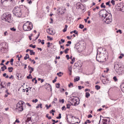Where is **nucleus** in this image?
<instances>
[{
  "instance_id": "1",
  "label": "nucleus",
  "mask_w": 124,
  "mask_h": 124,
  "mask_svg": "<svg viewBox=\"0 0 124 124\" xmlns=\"http://www.w3.org/2000/svg\"><path fill=\"white\" fill-rule=\"evenodd\" d=\"M114 69L117 74L122 76V75H124V68L122 66V65L120 64V63L116 62L114 63Z\"/></svg>"
},
{
  "instance_id": "2",
  "label": "nucleus",
  "mask_w": 124,
  "mask_h": 124,
  "mask_svg": "<svg viewBox=\"0 0 124 124\" xmlns=\"http://www.w3.org/2000/svg\"><path fill=\"white\" fill-rule=\"evenodd\" d=\"M2 21L4 22H8V23H11V14L9 13H4L1 17Z\"/></svg>"
},
{
  "instance_id": "3",
  "label": "nucleus",
  "mask_w": 124,
  "mask_h": 124,
  "mask_svg": "<svg viewBox=\"0 0 124 124\" xmlns=\"http://www.w3.org/2000/svg\"><path fill=\"white\" fill-rule=\"evenodd\" d=\"M33 27V25H32V23L30 21H27L23 26V29L25 31H31Z\"/></svg>"
},
{
  "instance_id": "4",
  "label": "nucleus",
  "mask_w": 124,
  "mask_h": 124,
  "mask_svg": "<svg viewBox=\"0 0 124 124\" xmlns=\"http://www.w3.org/2000/svg\"><path fill=\"white\" fill-rule=\"evenodd\" d=\"M13 14L16 17H20L22 16V12H21V8L19 7H15L14 9Z\"/></svg>"
},
{
  "instance_id": "5",
  "label": "nucleus",
  "mask_w": 124,
  "mask_h": 124,
  "mask_svg": "<svg viewBox=\"0 0 124 124\" xmlns=\"http://www.w3.org/2000/svg\"><path fill=\"white\" fill-rule=\"evenodd\" d=\"M104 21L106 24H111L113 21V18L112 17V14L111 13L108 14L107 16L104 18Z\"/></svg>"
},
{
  "instance_id": "6",
  "label": "nucleus",
  "mask_w": 124,
  "mask_h": 124,
  "mask_svg": "<svg viewBox=\"0 0 124 124\" xmlns=\"http://www.w3.org/2000/svg\"><path fill=\"white\" fill-rule=\"evenodd\" d=\"M109 13L105 9H103L99 12V16L102 19H104Z\"/></svg>"
},
{
  "instance_id": "7",
  "label": "nucleus",
  "mask_w": 124,
  "mask_h": 124,
  "mask_svg": "<svg viewBox=\"0 0 124 124\" xmlns=\"http://www.w3.org/2000/svg\"><path fill=\"white\" fill-rule=\"evenodd\" d=\"M70 101H75L74 103V106H77L78 104H79V102L78 100H79V98L77 97H71L69 98Z\"/></svg>"
},
{
  "instance_id": "8",
  "label": "nucleus",
  "mask_w": 124,
  "mask_h": 124,
  "mask_svg": "<svg viewBox=\"0 0 124 124\" xmlns=\"http://www.w3.org/2000/svg\"><path fill=\"white\" fill-rule=\"evenodd\" d=\"M96 60L99 62H104L106 61V57L98 56V52H97Z\"/></svg>"
},
{
  "instance_id": "9",
  "label": "nucleus",
  "mask_w": 124,
  "mask_h": 124,
  "mask_svg": "<svg viewBox=\"0 0 124 124\" xmlns=\"http://www.w3.org/2000/svg\"><path fill=\"white\" fill-rule=\"evenodd\" d=\"M97 52H99L100 54H103L104 55L106 54V49L105 48H103L102 47L98 48L97 49Z\"/></svg>"
},
{
  "instance_id": "10",
  "label": "nucleus",
  "mask_w": 124,
  "mask_h": 124,
  "mask_svg": "<svg viewBox=\"0 0 124 124\" xmlns=\"http://www.w3.org/2000/svg\"><path fill=\"white\" fill-rule=\"evenodd\" d=\"M3 43L0 44V51L3 53H5V52H6V47L3 46Z\"/></svg>"
},
{
  "instance_id": "11",
  "label": "nucleus",
  "mask_w": 124,
  "mask_h": 124,
  "mask_svg": "<svg viewBox=\"0 0 124 124\" xmlns=\"http://www.w3.org/2000/svg\"><path fill=\"white\" fill-rule=\"evenodd\" d=\"M24 103H25L24 102V101H19L16 105V108H19V107H21V106H23V104H24Z\"/></svg>"
},
{
  "instance_id": "12",
  "label": "nucleus",
  "mask_w": 124,
  "mask_h": 124,
  "mask_svg": "<svg viewBox=\"0 0 124 124\" xmlns=\"http://www.w3.org/2000/svg\"><path fill=\"white\" fill-rule=\"evenodd\" d=\"M77 5V8L79 9V8H80V9H82V8H83V5H81L80 2H78L76 4Z\"/></svg>"
},
{
  "instance_id": "13",
  "label": "nucleus",
  "mask_w": 124,
  "mask_h": 124,
  "mask_svg": "<svg viewBox=\"0 0 124 124\" xmlns=\"http://www.w3.org/2000/svg\"><path fill=\"white\" fill-rule=\"evenodd\" d=\"M68 117H69V118H70L71 119H77L76 118V117L73 116L71 115H67L66 117V121H67V122H68Z\"/></svg>"
},
{
  "instance_id": "14",
  "label": "nucleus",
  "mask_w": 124,
  "mask_h": 124,
  "mask_svg": "<svg viewBox=\"0 0 124 124\" xmlns=\"http://www.w3.org/2000/svg\"><path fill=\"white\" fill-rule=\"evenodd\" d=\"M102 82L103 84L105 85V84L108 83V82H109V79L108 78H106V79H104L102 80Z\"/></svg>"
},
{
  "instance_id": "15",
  "label": "nucleus",
  "mask_w": 124,
  "mask_h": 124,
  "mask_svg": "<svg viewBox=\"0 0 124 124\" xmlns=\"http://www.w3.org/2000/svg\"><path fill=\"white\" fill-rule=\"evenodd\" d=\"M47 32L49 34L54 35V33H53V30H50V28L48 29V31H47Z\"/></svg>"
},
{
  "instance_id": "16",
  "label": "nucleus",
  "mask_w": 124,
  "mask_h": 124,
  "mask_svg": "<svg viewBox=\"0 0 124 124\" xmlns=\"http://www.w3.org/2000/svg\"><path fill=\"white\" fill-rule=\"evenodd\" d=\"M98 56L99 57H104V58H106V56H107V54H103L102 53H99L98 52Z\"/></svg>"
},
{
  "instance_id": "17",
  "label": "nucleus",
  "mask_w": 124,
  "mask_h": 124,
  "mask_svg": "<svg viewBox=\"0 0 124 124\" xmlns=\"http://www.w3.org/2000/svg\"><path fill=\"white\" fill-rule=\"evenodd\" d=\"M30 122H31V117L27 118V120H26V124H28L30 123Z\"/></svg>"
},
{
  "instance_id": "18",
  "label": "nucleus",
  "mask_w": 124,
  "mask_h": 124,
  "mask_svg": "<svg viewBox=\"0 0 124 124\" xmlns=\"http://www.w3.org/2000/svg\"><path fill=\"white\" fill-rule=\"evenodd\" d=\"M17 110H18V111H20V112H22L23 110L24 109V108H23V106L21 107H19V108H16Z\"/></svg>"
},
{
  "instance_id": "19",
  "label": "nucleus",
  "mask_w": 124,
  "mask_h": 124,
  "mask_svg": "<svg viewBox=\"0 0 124 124\" xmlns=\"http://www.w3.org/2000/svg\"><path fill=\"white\" fill-rule=\"evenodd\" d=\"M75 33V34H77V35H78V31L76 30H74V31H72L70 32L71 34H72V33Z\"/></svg>"
},
{
  "instance_id": "20",
  "label": "nucleus",
  "mask_w": 124,
  "mask_h": 124,
  "mask_svg": "<svg viewBox=\"0 0 124 124\" xmlns=\"http://www.w3.org/2000/svg\"><path fill=\"white\" fill-rule=\"evenodd\" d=\"M39 107L42 109V104H39L36 107V109H38V108H39Z\"/></svg>"
},
{
  "instance_id": "21",
  "label": "nucleus",
  "mask_w": 124,
  "mask_h": 124,
  "mask_svg": "<svg viewBox=\"0 0 124 124\" xmlns=\"http://www.w3.org/2000/svg\"><path fill=\"white\" fill-rule=\"evenodd\" d=\"M8 70L9 71V72H12V71H13V67H8Z\"/></svg>"
},
{
  "instance_id": "22",
  "label": "nucleus",
  "mask_w": 124,
  "mask_h": 124,
  "mask_svg": "<svg viewBox=\"0 0 124 124\" xmlns=\"http://www.w3.org/2000/svg\"><path fill=\"white\" fill-rule=\"evenodd\" d=\"M27 59H30V55H29V54H26V56L24 57V60H26Z\"/></svg>"
},
{
  "instance_id": "23",
  "label": "nucleus",
  "mask_w": 124,
  "mask_h": 124,
  "mask_svg": "<svg viewBox=\"0 0 124 124\" xmlns=\"http://www.w3.org/2000/svg\"><path fill=\"white\" fill-rule=\"evenodd\" d=\"M27 79H32V76L31 74H30L27 77Z\"/></svg>"
},
{
  "instance_id": "24",
  "label": "nucleus",
  "mask_w": 124,
  "mask_h": 124,
  "mask_svg": "<svg viewBox=\"0 0 124 124\" xmlns=\"http://www.w3.org/2000/svg\"><path fill=\"white\" fill-rule=\"evenodd\" d=\"M74 62H75V58L74 57L72 59V62H70L71 64H73V63H74Z\"/></svg>"
},
{
  "instance_id": "25",
  "label": "nucleus",
  "mask_w": 124,
  "mask_h": 124,
  "mask_svg": "<svg viewBox=\"0 0 124 124\" xmlns=\"http://www.w3.org/2000/svg\"><path fill=\"white\" fill-rule=\"evenodd\" d=\"M90 93L89 92H86V98H89V97H90Z\"/></svg>"
},
{
  "instance_id": "26",
  "label": "nucleus",
  "mask_w": 124,
  "mask_h": 124,
  "mask_svg": "<svg viewBox=\"0 0 124 124\" xmlns=\"http://www.w3.org/2000/svg\"><path fill=\"white\" fill-rule=\"evenodd\" d=\"M13 0H1V3H3L4 1H12Z\"/></svg>"
},
{
  "instance_id": "27",
  "label": "nucleus",
  "mask_w": 124,
  "mask_h": 124,
  "mask_svg": "<svg viewBox=\"0 0 124 124\" xmlns=\"http://www.w3.org/2000/svg\"><path fill=\"white\" fill-rule=\"evenodd\" d=\"M122 92L124 93V83L122 84L121 86Z\"/></svg>"
},
{
  "instance_id": "28",
  "label": "nucleus",
  "mask_w": 124,
  "mask_h": 124,
  "mask_svg": "<svg viewBox=\"0 0 124 124\" xmlns=\"http://www.w3.org/2000/svg\"><path fill=\"white\" fill-rule=\"evenodd\" d=\"M95 88L97 91H98V90H100V86L99 85H95Z\"/></svg>"
},
{
  "instance_id": "29",
  "label": "nucleus",
  "mask_w": 124,
  "mask_h": 124,
  "mask_svg": "<svg viewBox=\"0 0 124 124\" xmlns=\"http://www.w3.org/2000/svg\"><path fill=\"white\" fill-rule=\"evenodd\" d=\"M68 51H69V48H67L66 49L64 50L65 54H68Z\"/></svg>"
},
{
  "instance_id": "30",
  "label": "nucleus",
  "mask_w": 124,
  "mask_h": 124,
  "mask_svg": "<svg viewBox=\"0 0 124 124\" xmlns=\"http://www.w3.org/2000/svg\"><path fill=\"white\" fill-rule=\"evenodd\" d=\"M30 55H35V52H33V50H30Z\"/></svg>"
},
{
  "instance_id": "31",
  "label": "nucleus",
  "mask_w": 124,
  "mask_h": 124,
  "mask_svg": "<svg viewBox=\"0 0 124 124\" xmlns=\"http://www.w3.org/2000/svg\"><path fill=\"white\" fill-rule=\"evenodd\" d=\"M101 7L102 8H106V6L104 5V3H102L101 4Z\"/></svg>"
},
{
  "instance_id": "32",
  "label": "nucleus",
  "mask_w": 124,
  "mask_h": 124,
  "mask_svg": "<svg viewBox=\"0 0 124 124\" xmlns=\"http://www.w3.org/2000/svg\"><path fill=\"white\" fill-rule=\"evenodd\" d=\"M46 118H47V119H48V120H51V119H52V117L51 116H49V114H47L46 115Z\"/></svg>"
},
{
  "instance_id": "33",
  "label": "nucleus",
  "mask_w": 124,
  "mask_h": 124,
  "mask_svg": "<svg viewBox=\"0 0 124 124\" xmlns=\"http://www.w3.org/2000/svg\"><path fill=\"white\" fill-rule=\"evenodd\" d=\"M69 88H72L73 87V83L70 82V84L68 85Z\"/></svg>"
},
{
  "instance_id": "34",
  "label": "nucleus",
  "mask_w": 124,
  "mask_h": 124,
  "mask_svg": "<svg viewBox=\"0 0 124 124\" xmlns=\"http://www.w3.org/2000/svg\"><path fill=\"white\" fill-rule=\"evenodd\" d=\"M69 102L71 104V105H72L73 106H74V102H75V101H70V100H69Z\"/></svg>"
},
{
  "instance_id": "35",
  "label": "nucleus",
  "mask_w": 124,
  "mask_h": 124,
  "mask_svg": "<svg viewBox=\"0 0 124 124\" xmlns=\"http://www.w3.org/2000/svg\"><path fill=\"white\" fill-rule=\"evenodd\" d=\"M75 81H78L80 80V77H78L74 79Z\"/></svg>"
},
{
  "instance_id": "36",
  "label": "nucleus",
  "mask_w": 124,
  "mask_h": 124,
  "mask_svg": "<svg viewBox=\"0 0 124 124\" xmlns=\"http://www.w3.org/2000/svg\"><path fill=\"white\" fill-rule=\"evenodd\" d=\"M57 75L59 76V77H62V72H60L57 74Z\"/></svg>"
},
{
  "instance_id": "37",
  "label": "nucleus",
  "mask_w": 124,
  "mask_h": 124,
  "mask_svg": "<svg viewBox=\"0 0 124 124\" xmlns=\"http://www.w3.org/2000/svg\"><path fill=\"white\" fill-rule=\"evenodd\" d=\"M10 30L12 31H16V29H15V28H14V27L11 28Z\"/></svg>"
},
{
  "instance_id": "38",
  "label": "nucleus",
  "mask_w": 124,
  "mask_h": 124,
  "mask_svg": "<svg viewBox=\"0 0 124 124\" xmlns=\"http://www.w3.org/2000/svg\"><path fill=\"white\" fill-rule=\"evenodd\" d=\"M113 79L114 81V82H117L118 81V79L117 78V77L115 76L113 78Z\"/></svg>"
},
{
  "instance_id": "39",
  "label": "nucleus",
  "mask_w": 124,
  "mask_h": 124,
  "mask_svg": "<svg viewBox=\"0 0 124 124\" xmlns=\"http://www.w3.org/2000/svg\"><path fill=\"white\" fill-rule=\"evenodd\" d=\"M56 119H62V114L59 113V116L57 117Z\"/></svg>"
},
{
  "instance_id": "40",
  "label": "nucleus",
  "mask_w": 124,
  "mask_h": 124,
  "mask_svg": "<svg viewBox=\"0 0 124 124\" xmlns=\"http://www.w3.org/2000/svg\"><path fill=\"white\" fill-rule=\"evenodd\" d=\"M2 89H6L5 86L4 85H2V86H0V91H1Z\"/></svg>"
},
{
  "instance_id": "41",
  "label": "nucleus",
  "mask_w": 124,
  "mask_h": 124,
  "mask_svg": "<svg viewBox=\"0 0 124 124\" xmlns=\"http://www.w3.org/2000/svg\"><path fill=\"white\" fill-rule=\"evenodd\" d=\"M79 28V29H81L82 30V29H84V25L82 24H80Z\"/></svg>"
},
{
  "instance_id": "42",
  "label": "nucleus",
  "mask_w": 124,
  "mask_h": 124,
  "mask_svg": "<svg viewBox=\"0 0 124 124\" xmlns=\"http://www.w3.org/2000/svg\"><path fill=\"white\" fill-rule=\"evenodd\" d=\"M70 106H71L70 104H66V107L67 109H70Z\"/></svg>"
},
{
  "instance_id": "43",
  "label": "nucleus",
  "mask_w": 124,
  "mask_h": 124,
  "mask_svg": "<svg viewBox=\"0 0 124 124\" xmlns=\"http://www.w3.org/2000/svg\"><path fill=\"white\" fill-rule=\"evenodd\" d=\"M33 70H34V69L33 68H31V70L30 71V74H31Z\"/></svg>"
},
{
  "instance_id": "44",
  "label": "nucleus",
  "mask_w": 124,
  "mask_h": 124,
  "mask_svg": "<svg viewBox=\"0 0 124 124\" xmlns=\"http://www.w3.org/2000/svg\"><path fill=\"white\" fill-rule=\"evenodd\" d=\"M56 87L57 89H60V83H57Z\"/></svg>"
},
{
  "instance_id": "45",
  "label": "nucleus",
  "mask_w": 124,
  "mask_h": 124,
  "mask_svg": "<svg viewBox=\"0 0 124 124\" xmlns=\"http://www.w3.org/2000/svg\"><path fill=\"white\" fill-rule=\"evenodd\" d=\"M106 5H108V6L110 7L111 6V5L110 4V1L107 2L106 3Z\"/></svg>"
},
{
  "instance_id": "46",
  "label": "nucleus",
  "mask_w": 124,
  "mask_h": 124,
  "mask_svg": "<svg viewBox=\"0 0 124 124\" xmlns=\"http://www.w3.org/2000/svg\"><path fill=\"white\" fill-rule=\"evenodd\" d=\"M111 3L112 4V5H115V0H111L110 1Z\"/></svg>"
},
{
  "instance_id": "47",
  "label": "nucleus",
  "mask_w": 124,
  "mask_h": 124,
  "mask_svg": "<svg viewBox=\"0 0 124 124\" xmlns=\"http://www.w3.org/2000/svg\"><path fill=\"white\" fill-rule=\"evenodd\" d=\"M51 121H52V122H53L55 124H57V123H59V120H57V121H56V120H55L54 119H52Z\"/></svg>"
},
{
  "instance_id": "48",
  "label": "nucleus",
  "mask_w": 124,
  "mask_h": 124,
  "mask_svg": "<svg viewBox=\"0 0 124 124\" xmlns=\"http://www.w3.org/2000/svg\"><path fill=\"white\" fill-rule=\"evenodd\" d=\"M30 47H31V48H33L34 49V48H35L36 47V46H35V45L33 46L32 45H31L30 46Z\"/></svg>"
},
{
  "instance_id": "49",
  "label": "nucleus",
  "mask_w": 124,
  "mask_h": 124,
  "mask_svg": "<svg viewBox=\"0 0 124 124\" xmlns=\"http://www.w3.org/2000/svg\"><path fill=\"white\" fill-rule=\"evenodd\" d=\"M32 102H34V103H36L38 101V99H36L35 100H32Z\"/></svg>"
},
{
  "instance_id": "50",
  "label": "nucleus",
  "mask_w": 124,
  "mask_h": 124,
  "mask_svg": "<svg viewBox=\"0 0 124 124\" xmlns=\"http://www.w3.org/2000/svg\"><path fill=\"white\" fill-rule=\"evenodd\" d=\"M30 0V1H29ZM27 1H28V3L29 4H31L32 3V1H31V0H27Z\"/></svg>"
},
{
  "instance_id": "51",
  "label": "nucleus",
  "mask_w": 124,
  "mask_h": 124,
  "mask_svg": "<svg viewBox=\"0 0 124 124\" xmlns=\"http://www.w3.org/2000/svg\"><path fill=\"white\" fill-rule=\"evenodd\" d=\"M62 111H65V110H66V109L65 108V106H63L62 108Z\"/></svg>"
},
{
  "instance_id": "52",
  "label": "nucleus",
  "mask_w": 124,
  "mask_h": 124,
  "mask_svg": "<svg viewBox=\"0 0 124 124\" xmlns=\"http://www.w3.org/2000/svg\"><path fill=\"white\" fill-rule=\"evenodd\" d=\"M47 38H48V39H49V40H53V38L50 37L49 36H47Z\"/></svg>"
},
{
  "instance_id": "53",
  "label": "nucleus",
  "mask_w": 124,
  "mask_h": 124,
  "mask_svg": "<svg viewBox=\"0 0 124 124\" xmlns=\"http://www.w3.org/2000/svg\"><path fill=\"white\" fill-rule=\"evenodd\" d=\"M68 70L69 71H72V67L70 66L68 67Z\"/></svg>"
},
{
  "instance_id": "54",
  "label": "nucleus",
  "mask_w": 124,
  "mask_h": 124,
  "mask_svg": "<svg viewBox=\"0 0 124 124\" xmlns=\"http://www.w3.org/2000/svg\"><path fill=\"white\" fill-rule=\"evenodd\" d=\"M8 33H7V31H6L4 32V36H6Z\"/></svg>"
},
{
  "instance_id": "55",
  "label": "nucleus",
  "mask_w": 124,
  "mask_h": 124,
  "mask_svg": "<svg viewBox=\"0 0 124 124\" xmlns=\"http://www.w3.org/2000/svg\"><path fill=\"white\" fill-rule=\"evenodd\" d=\"M116 32H117V33L120 32V33L121 34H122V30H119L118 31H116Z\"/></svg>"
},
{
  "instance_id": "56",
  "label": "nucleus",
  "mask_w": 124,
  "mask_h": 124,
  "mask_svg": "<svg viewBox=\"0 0 124 124\" xmlns=\"http://www.w3.org/2000/svg\"><path fill=\"white\" fill-rule=\"evenodd\" d=\"M124 54H122L120 56H119V59H123V57H124Z\"/></svg>"
},
{
  "instance_id": "57",
  "label": "nucleus",
  "mask_w": 124,
  "mask_h": 124,
  "mask_svg": "<svg viewBox=\"0 0 124 124\" xmlns=\"http://www.w3.org/2000/svg\"><path fill=\"white\" fill-rule=\"evenodd\" d=\"M57 98H55L54 99V101L53 102V103H56V102H57Z\"/></svg>"
},
{
  "instance_id": "58",
  "label": "nucleus",
  "mask_w": 124,
  "mask_h": 124,
  "mask_svg": "<svg viewBox=\"0 0 124 124\" xmlns=\"http://www.w3.org/2000/svg\"><path fill=\"white\" fill-rule=\"evenodd\" d=\"M1 71H4V66L1 67Z\"/></svg>"
},
{
  "instance_id": "59",
  "label": "nucleus",
  "mask_w": 124,
  "mask_h": 124,
  "mask_svg": "<svg viewBox=\"0 0 124 124\" xmlns=\"http://www.w3.org/2000/svg\"><path fill=\"white\" fill-rule=\"evenodd\" d=\"M60 102H62V103H64V99H62V100H60Z\"/></svg>"
},
{
  "instance_id": "60",
  "label": "nucleus",
  "mask_w": 124,
  "mask_h": 124,
  "mask_svg": "<svg viewBox=\"0 0 124 124\" xmlns=\"http://www.w3.org/2000/svg\"><path fill=\"white\" fill-rule=\"evenodd\" d=\"M66 58L67 60H69V55H66Z\"/></svg>"
},
{
  "instance_id": "61",
  "label": "nucleus",
  "mask_w": 124,
  "mask_h": 124,
  "mask_svg": "<svg viewBox=\"0 0 124 124\" xmlns=\"http://www.w3.org/2000/svg\"><path fill=\"white\" fill-rule=\"evenodd\" d=\"M67 31V29L64 28V29L63 30V32H65V31Z\"/></svg>"
},
{
  "instance_id": "62",
  "label": "nucleus",
  "mask_w": 124,
  "mask_h": 124,
  "mask_svg": "<svg viewBox=\"0 0 124 124\" xmlns=\"http://www.w3.org/2000/svg\"><path fill=\"white\" fill-rule=\"evenodd\" d=\"M3 83V86H5L6 85V82L5 81H2Z\"/></svg>"
},
{
  "instance_id": "63",
  "label": "nucleus",
  "mask_w": 124,
  "mask_h": 124,
  "mask_svg": "<svg viewBox=\"0 0 124 124\" xmlns=\"http://www.w3.org/2000/svg\"><path fill=\"white\" fill-rule=\"evenodd\" d=\"M88 118H93V115H92V114H89L88 115Z\"/></svg>"
},
{
  "instance_id": "64",
  "label": "nucleus",
  "mask_w": 124,
  "mask_h": 124,
  "mask_svg": "<svg viewBox=\"0 0 124 124\" xmlns=\"http://www.w3.org/2000/svg\"><path fill=\"white\" fill-rule=\"evenodd\" d=\"M61 41L62 42V43H64L65 40H63V39H62L61 40Z\"/></svg>"
}]
</instances>
